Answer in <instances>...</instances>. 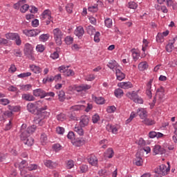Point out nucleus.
<instances>
[{"mask_svg": "<svg viewBox=\"0 0 177 177\" xmlns=\"http://www.w3.org/2000/svg\"><path fill=\"white\" fill-rule=\"evenodd\" d=\"M170 169H171V167L169 166L167 167V165H161L159 166V167L156 168L154 169V172L158 175V177H162V176H165V175H167Z\"/></svg>", "mask_w": 177, "mask_h": 177, "instance_id": "obj_1", "label": "nucleus"}, {"mask_svg": "<svg viewBox=\"0 0 177 177\" xmlns=\"http://www.w3.org/2000/svg\"><path fill=\"white\" fill-rule=\"evenodd\" d=\"M53 35H54L55 44L58 46H60V45H62V38H63V35H64L63 32H62V30H60V28H55L53 30Z\"/></svg>", "mask_w": 177, "mask_h": 177, "instance_id": "obj_2", "label": "nucleus"}, {"mask_svg": "<svg viewBox=\"0 0 177 177\" xmlns=\"http://www.w3.org/2000/svg\"><path fill=\"white\" fill-rule=\"evenodd\" d=\"M48 109V106H45L44 107H41L39 109L38 113L36 114V117L34 120H45L46 118V115L48 114L47 111H45V110Z\"/></svg>", "mask_w": 177, "mask_h": 177, "instance_id": "obj_3", "label": "nucleus"}, {"mask_svg": "<svg viewBox=\"0 0 177 177\" xmlns=\"http://www.w3.org/2000/svg\"><path fill=\"white\" fill-rule=\"evenodd\" d=\"M143 150L140 149L136 154V158L134 160V164L137 165V167H142L143 165Z\"/></svg>", "mask_w": 177, "mask_h": 177, "instance_id": "obj_4", "label": "nucleus"}, {"mask_svg": "<svg viewBox=\"0 0 177 177\" xmlns=\"http://www.w3.org/2000/svg\"><path fill=\"white\" fill-rule=\"evenodd\" d=\"M26 109L29 113H31V114H38V106L35 105L34 103L29 102L27 106Z\"/></svg>", "mask_w": 177, "mask_h": 177, "instance_id": "obj_5", "label": "nucleus"}, {"mask_svg": "<svg viewBox=\"0 0 177 177\" xmlns=\"http://www.w3.org/2000/svg\"><path fill=\"white\" fill-rule=\"evenodd\" d=\"M24 34L26 35V37H37L39 32H41V30L38 29H32V30H24L23 31Z\"/></svg>", "mask_w": 177, "mask_h": 177, "instance_id": "obj_6", "label": "nucleus"}, {"mask_svg": "<svg viewBox=\"0 0 177 177\" xmlns=\"http://www.w3.org/2000/svg\"><path fill=\"white\" fill-rule=\"evenodd\" d=\"M80 125L82 128L88 127V125H89V116L86 115H82L80 118Z\"/></svg>", "mask_w": 177, "mask_h": 177, "instance_id": "obj_7", "label": "nucleus"}, {"mask_svg": "<svg viewBox=\"0 0 177 177\" xmlns=\"http://www.w3.org/2000/svg\"><path fill=\"white\" fill-rule=\"evenodd\" d=\"M153 156H157V154H160L162 156V154H165L166 152L165 149L161 147V146L159 145L153 147Z\"/></svg>", "mask_w": 177, "mask_h": 177, "instance_id": "obj_8", "label": "nucleus"}, {"mask_svg": "<svg viewBox=\"0 0 177 177\" xmlns=\"http://www.w3.org/2000/svg\"><path fill=\"white\" fill-rule=\"evenodd\" d=\"M24 50V55H26V56H28V55H32L34 53V47L32 45L27 43L25 44Z\"/></svg>", "mask_w": 177, "mask_h": 177, "instance_id": "obj_9", "label": "nucleus"}, {"mask_svg": "<svg viewBox=\"0 0 177 177\" xmlns=\"http://www.w3.org/2000/svg\"><path fill=\"white\" fill-rule=\"evenodd\" d=\"M151 84H153V79H150L148 83L147 84L146 87V94L149 97V99H151L153 97V94L151 93Z\"/></svg>", "mask_w": 177, "mask_h": 177, "instance_id": "obj_10", "label": "nucleus"}, {"mask_svg": "<svg viewBox=\"0 0 177 177\" xmlns=\"http://www.w3.org/2000/svg\"><path fill=\"white\" fill-rule=\"evenodd\" d=\"M75 35L76 37H78V38L81 39L82 38V35L85 34V30H84V27L80 26L76 28L74 32Z\"/></svg>", "mask_w": 177, "mask_h": 177, "instance_id": "obj_11", "label": "nucleus"}, {"mask_svg": "<svg viewBox=\"0 0 177 177\" xmlns=\"http://www.w3.org/2000/svg\"><path fill=\"white\" fill-rule=\"evenodd\" d=\"M33 95L36 97H40V99H44L45 95V91H44L41 88H37L35 90H33Z\"/></svg>", "mask_w": 177, "mask_h": 177, "instance_id": "obj_12", "label": "nucleus"}, {"mask_svg": "<svg viewBox=\"0 0 177 177\" xmlns=\"http://www.w3.org/2000/svg\"><path fill=\"white\" fill-rule=\"evenodd\" d=\"M73 146L76 147H81V146H84L86 141L84 138H77L72 142Z\"/></svg>", "mask_w": 177, "mask_h": 177, "instance_id": "obj_13", "label": "nucleus"}, {"mask_svg": "<svg viewBox=\"0 0 177 177\" xmlns=\"http://www.w3.org/2000/svg\"><path fill=\"white\" fill-rule=\"evenodd\" d=\"M22 100H26V102H34L35 100V97L30 93H24L21 96Z\"/></svg>", "mask_w": 177, "mask_h": 177, "instance_id": "obj_14", "label": "nucleus"}, {"mask_svg": "<svg viewBox=\"0 0 177 177\" xmlns=\"http://www.w3.org/2000/svg\"><path fill=\"white\" fill-rule=\"evenodd\" d=\"M137 114H138V115H139V117H140V118H141V120H145V118H147V111H146L143 108L138 109L137 110Z\"/></svg>", "mask_w": 177, "mask_h": 177, "instance_id": "obj_15", "label": "nucleus"}, {"mask_svg": "<svg viewBox=\"0 0 177 177\" xmlns=\"http://www.w3.org/2000/svg\"><path fill=\"white\" fill-rule=\"evenodd\" d=\"M88 162L93 167H97V158L95 155H91L88 158Z\"/></svg>", "mask_w": 177, "mask_h": 177, "instance_id": "obj_16", "label": "nucleus"}, {"mask_svg": "<svg viewBox=\"0 0 177 177\" xmlns=\"http://www.w3.org/2000/svg\"><path fill=\"white\" fill-rule=\"evenodd\" d=\"M116 78L118 81L125 80V73H122L118 68H115Z\"/></svg>", "mask_w": 177, "mask_h": 177, "instance_id": "obj_17", "label": "nucleus"}, {"mask_svg": "<svg viewBox=\"0 0 177 177\" xmlns=\"http://www.w3.org/2000/svg\"><path fill=\"white\" fill-rule=\"evenodd\" d=\"M92 88V86L88 84H82L80 86H77L76 87L77 92H82L83 91H88V89H91Z\"/></svg>", "mask_w": 177, "mask_h": 177, "instance_id": "obj_18", "label": "nucleus"}, {"mask_svg": "<svg viewBox=\"0 0 177 177\" xmlns=\"http://www.w3.org/2000/svg\"><path fill=\"white\" fill-rule=\"evenodd\" d=\"M118 86L122 89H129L133 86L130 82H120L118 84Z\"/></svg>", "mask_w": 177, "mask_h": 177, "instance_id": "obj_19", "label": "nucleus"}, {"mask_svg": "<svg viewBox=\"0 0 177 177\" xmlns=\"http://www.w3.org/2000/svg\"><path fill=\"white\" fill-rule=\"evenodd\" d=\"M127 97H129V99H131V100H133V102H135V100H136V98L139 96L138 95V92L136 91H132L129 92L126 94Z\"/></svg>", "mask_w": 177, "mask_h": 177, "instance_id": "obj_20", "label": "nucleus"}, {"mask_svg": "<svg viewBox=\"0 0 177 177\" xmlns=\"http://www.w3.org/2000/svg\"><path fill=\"white\" fill-rule=\"evenodd\" d=\"M20 133L19 138L22 141L30 138V134L26 130H20Z\"/></svg>", "mask_w": 177, "mask_h": 177, "instance_id": "obj_21", "label": "nucleus"}, {"mask_svg": "<svg viewBox=\"0 0 177 177\" xmlns=\"http://www.w3.org/2000/svg\"><path fill=\"white\" fill-rule=\"evenodd\" d=\"M22 142L26 145V146H28L29 147H31L32 145H34V138L29 137L27 139L22 140Z\"/></svg>", "mask_w": 177, "mask_h": 177, "instance_id": "obj_22", "label": "nucleus"}, {"mask_svg": "<svg viewBox=\"0 0 177 177\" xmlns=\"http://www.w3.org/2000/svg\"><path fill=\"white\" fill-rule=\"evenodd\" d=\"M86 30L88 35H93L94 34H96V29L92 25L88 26Z\"/></svg>", "mask_w": 177, "mask_h": 177, "instance_id": "obj_23", "label": "nucleus"}, {"mask_svg": "<svg viewBox=\"0 0 177 177\" xmlns=\"http://www.w3.org/2000/svg\"><path fill=\"white\" fill-rule=\"evenodd\" d=\"M147 68H149V64H147L146 62H140L138 64V70H140V71H145V70H147Z\"/></svg>", "mask_w": 177, "mask_h": 177, "instance_id": "obj_24", "label": "nucleus"}, {"mask_svg": "<svg viewBox=\"0 0 177 177\" xmlns=\"http://www.w3.org/2000/svg\"><path fill=\"white\" fill-rule=\"evenodd\" d=\"M30 68L31 70V71H33L35 73V74H39V73H41V68H39V66H36V65H30Z\"/></svg>", "mask_w": 177, "mask_h": 177, "instance_id": "obj_25", "label": "nucleus"}, {"mask_svg": "<svg viewBox=\"0 0 177 177\" xmlns=\"http://www.w3.org/2000/svg\"><path fill=\"white\" fill-rule=\"evenodd\" d=\"M85 105H74L71 107L72 111H80L81 110H85Z\"/></svg>", "mask_w": 177, "mask_h": 177, "instance_id": "obj_26", "label": "nucleus"}, {"mask_svg": "<svg viewBox=\"0 0 177 177\" xmlns=\"http://www.w3.org/2000/svg\"><path fill=\"white\" fill-rule=\"evenodd\" d=\"M44 165H46L47 168H54L56 167V162H54L50 160H46L44 161Z\"/></svg>", "mask_w": 177, "mask_h": 177, "instance_id": "obj_27", "label": "nucleus"}, {"mask_svg": "<svg viewBox=\"0 0 177 177\" xmlns=\"http://www.w3.org/2000/svg\"><path fill=\"white\" fill-rule=\"evenodd\" d=\"M143 124H145V125L147 126H151V125H154V124H156V121H154L153 120H151L150 118H145L144 119V120L142 121Z\"/></svg>", "mask_w": 177, "mask_h": 177, "instance_id": "obj_28", "label": "nucleus"}, {"mask_svg": "<svg viewBox=\"0 0 177 177\" xmlns=\"http://www.w3.org/2000/svg\"><path fill=\"white\" fill-rule=\"evenodd\" d=\"M114 156V150H113V148H109L106 150V153H105V157H107L108 158H113Z\"/></svg>", "mask_w": 177, "mask_h": 177, "instance_id": "obj_29", "label": "nucleus"}, {"mask_svg": "<svg viewBox=\"0 0 177 177\" xmlns=\"http://www.w3.org/2000/svg\"><path fill=\"white\" fill-rule=\"evenodd\" d=\"M114 93L115 96L118 98H121L124 96V91L121 88L115 89Z\"/></svg>", "mask_w": 177, "mask_h": 177, "instance_id": "obj_30", "label": "nucleus"}, {"mask_svg": "<svg viewBox=\"0 0 177 177\" xmlns=\"http://www.w3.org/2000/svg\"><path fill=\"white\" fill-rule=\"evenodd\" d=\"M58 99L59 102H64L66 100V94L64 91H60L58 93Z\"/></svg>", "mask_w": 177, "mask_h": 177, "instance_id": "obj_31", "label": "nucleus"}, {"mask_svg": "<svg viewBox=\"0 0 177 177\" xmlns=\"http://www.w3.org/2000/svg\"><path fill=\"white\" fill-rule=\"evenodd\" d=\"M104 24L107 28H111L113 27V20L110 18H106L104 20Z\"/></svg>", "mask_w": 177, "mask_h": 177, "instance_id": "obj_32", "label": "nucleus"}, {"mask_svg": "<svg viewBox=\"0 0 177 177\" xmlns=\"http://www.w3.org/2000/svg\"><path fill=\"white\" fill-rule=\"evenodd\" d=\"M26 169H28V171H35V169H38V165L29 164L26 166Z\"/></svg>", "mask_w": 177, "mask_h": 177, "instance_id": "obj_33", "label": "nucleus"}, {"mask_svg": "<svg viewBox=\"0 0 177 177\" xmlns=\"http://www.w3.org/2000/svg\"><path fill=\"white\" fill-rule=\"evenodd\" d=\"M19 34L17 33H7L6 34V38L7 39H12V41H15V39Z\"/></svg>", "mask_w": 177, "mask_h": 177, "instance_id": "obj_34", "label": "nucleus"}, {"mask_svg": "<svg viewBox=\"0 0 177 177\" xmlns=\"http://www.w3.org/2000/svg\"><path fill=\"white\" fill-rule=\"evenodd\" d=\"M94 100L97 104H104V98L103 97H95Z\"/></svg>", "mask_w": 177, "mask_h": 177, "instance_id": "obj_35", "label": "nucleus"}, {"mask_svg": "<svg viewBox=\"0 0 177 177\" xmlns=\"http://www.w3.org/2000/svg\"><path fill=\"white\" fill-rule=\"evenodd\" d=\"M75 132H77L80 136H84V129L80 127H75L74 129Z\"/></svg>", "mask_w": 177, "mask_h": 177, "instance_id": "obj_36", "label": "nucleus"}, {"mask_svg": "<svg viewBox=\"0 0 177 177\" xmlns=\"http://www.w3.org/2000/svg\"><path fill=\"white\" fill-rule=\"evenodd\" d=\"M107 67L111 68V70H114V68H117V62L115 61H111L108 63Z\"/></svg>", "mask_w": 177, "mask_h": 177, "instance_id": "obj_37", "label": "nucleus"}, {"mask_svg": "<svg viewBox=\"0 0 177 177\" xmlns=\"http://www.w3.org/2000/svg\"><path fill=\"white\" fill-rule=\"evenodd\" d=\"M49 37H50V35H49V34H43L39 36V39L42 42H46V41H48L49 39Z\"/></svg>", "mask_w": 177, "mask_h": 177, "instance_id": "obj_38", "label": "nucleus"}, {"mask_svg": "<svg viewBox=\"0 0 177 177\" xmlns=\"http://www.w3.org/2000/svg\"><path fill=\"white\" fill-rule=\"evenodd\" d=\"M73 8H74V4H73V3H69L66 6V10L68 13H73Z\"/></svg>", "mask_w": 177, "mask_h": 177, "instance_id": "obj_39", "label": "nucleus"}, {"mask_svg": "<svg viewBox=\"0 0 177 177\" xmlns=\"http://www.w3.org/2000/svg\"><path fill=\"white\" fill-rule=\"evenodd\" d=\"M37 129V126L35 125H32L29 127L27 128L26 132L30 135V133H34Z\"/></svg>", "mask_w": 177, "mask_h": 177, "instance_id": "obj_40", "label": "nucleus"}, {"mask_svg": "<svg viewBox=\"0 0 177 177\" xmlns=\"http://www.w3.org/2000/svg\"><path fill=\"white\" fill-rule=\"evenodd\" d=\"M65 42L66 45H71L74 42V38L71 36H68L65 38Z\"/></svg>", "mask_w": 177, "mask_h": 177, "instance_id": "obj_41", "label": "nucleus"}, {"mask_svg": "<svg viewBox=\"0 0 177 177\" xmlns=\"http://www.w3.org/2000/svg\"><path fill=\"white\" fill-rule=\"evenodd\" d=\"M174 41H173V43H169L166 46V50L169 53H171V52H172V49H174Z\"/></svg>", "mask_w": 177, "mask_h": 177, "instance_id": "obj_42", "label": "nucleus"}, {"mask_svg": "<svg viewBox=\"0 0 177 177\" xmlns=\"http://www.w3.org/2000/svg\"><path fill=\"white\" fill-rule=\"evenodd\" d=\"M31 73L30 72H26V73H20L19 75H17L18 78H27V77H30Z\"/></svg>", "mask_w": 177, "mask_h": 177, "instance_id": "obj_43", "label": "nucleus"}, {"mask_svg": "<svg viewBox=\"0 0 177 177\" xmlns=\"http://www.w3.org/2000/svg\"><path fill=\"white\" fill-rule=\"evenodd\" d=\"M29 8H30V6H28V4H24L21 6L20 12H21V13H26V12L28 10Z\"/></svg>", "mask_w": 177, "mask_h": 177, "instance_id": "obj_44", "label": "nucleus"}, {"mask_svg": "<svg viewBox=\"0 0 177 177\" xmlns=\"http://www.w3.org/2000/svg\"><path fill=\"white\" fill-rule=\"evenodd\" d=\"M129 9H138V3H136L135 1H130L128 3Z\"/></svg>", "mask_w": 177, "mask_h": 177, "instance_id": "obj_45", "label": "nucleus"}, {"mask_svg": "<svg viewBox=\"0 0 177 177\" xmlns=\"http://www.w3.org/2000/svg\"><path fill=\"white\" fill-rule=\"evenodd\" d=\"M88 12H92V13H96L99 9L97 8V6H93L88 8Z\"/></svg>", "mask_w": 177, "mask_h": 177, "instance_id": "obj_46", "label": "nucleus"}, {"mask_svg": "<svg viewBox=\"0 0 177 177\" xmlns=\"http://www.w3.org/2000/svg\"><path fill=\"white\" fill-rule=\"evenodd\" d=\"M20 88L22 91H30V89H31L32 86L31 84H23V85H20Z\"/></svg>", "mask_w": 177, "mask_h": 177, "instance_id": "obj_47", "label": "nucleus"}, {"mask_svg": "<svg viewBox=\"0 0 177 177\" xmlns=\"http://www.w3.org/2000/svg\"><path fill=\"white\" fill-rule=\"evenodd\" d=\"M156 41L160 44L164 42V37L161 33H158L156 36Z\"/></svg>", "mask_w": 177, "mask_h": 177, "instance_id": "obj_48", "label": "nucleus"}, {"mask_svg": "<svg viewBox=\"0 0 177 177\" xmlns=\"http://www.w3.org/2000/svg\"><path fill=\"white\" fill-rule=\"evenodd\" d=\"M57 120L58 121H61V122L64 121V120H66V114L60 113V114L57 115Z\"/></svg>", "mask_w": 177, "mask_h": 177, "instance_id": "obj_49", "label": "nucleus"}, {"mask_svg": "<svg viewBox=\"0 0 177 177\" xmlns=\"http://www.w3.org/2000/svg\"><path fill=\"white\" fill-rule=\"evenodd\" d=\"M36 50H37V52H40V53H42V52L45 50V46L42 44H38L36 46Z\"/></svg>", "mask_w": 177, "mask_h": 177, "instance_id": "obj_50", "label": "nucleus"}, {"mask_svg": "<svg viewBox=\"0 0 177 177\" xmlns=\"http://www.w3.org/2000/svg\"><path fill=\"white\" fill-rule=\"evenodd\" d=\"M94 41L97 43L100 42V32H96L94 35Z\"/></svg>", "mask_w": 177, "mask_h": 177, "instance_id": "obj_51", "label": "nucleus"}, {"mask_svg": "<svg viewBox=\"0 0 177 177\" xmlns=\"http://www.w3.org/2000/svg\"><path fill=\"white\" fill-rule=\"evenodd\" d=\"M74 74V71L71 69H67L66 71H65V75H66V77H73Z\"/></svg>", "mask_w": 177, "mask_h": 177, "instance_id": "obj_52", "label": "nucleus"}, {"mask_svg": "<svg viewBox=\"0 0 177 177\" xmlns=\"http://www.w3.org/2000/svg\"><path fill=\"white\" fill-rule=\"evenodd\" d=\"M88 165H83L80 166V171L82 174H85V172H88Z\"/></svg>", "mask_w": 177, "mask_h": 177, "instance_id": "obj_53", "label": "nucleus"}, {"mask_svg": "<svg viewBox=\"0 0 177 177\" xmlns=\"http://www.w3.org/2000/svg\"><path fill=\"white\" fill-rule=\"evenodd\" d=\"M53 76L47 77L43 79V84H46V82H53Z\"/></svg>", "mask_w": 177, "mask_h": 177, "instance_id": "obj_54", "label": "nucleus"}, {"mask_svg": "<svg viewBox=\"0 0 177 177\" xmlns=\"http://www.w3.org/2000/svg\"><path fill=\"white\" fill-rule=\"evenodd\" d=\"M53 149L55 151H59L62 150V145H60V144H54L53 145Z\"/></svg>", "mask_w": 177, "mask_h": 177, "instance_id": "obj_55", "label": "nucleus"}, {"mask_svg": "<svg viewBox=\"0 0 177 177\" xmlns=\"http://www.w3.org/2000/svg\"><path fill=\"white\" fill-rule=\"evenodd\" d=\"M15 41L16 45L20 46L21 45V39H20V36L17 35L16 38L14 39Z\"/></svg>", "mask_w": 177, "mask_h": 177, "instance_id": "obj_56", "label": "nucleus"}, {"mask_svg": "<svg viewBox=\"0 0 177 177\" xmlns=\"http://www.w3.org/2000/svg\"><path fill=\"white\" fill-rule=\"evenodd\" d=\"M99 120H100V117L97 114L93 115L92 122H93V124H97Z\"/></svg>", "mask_w": 177, "mask_h": 177, "instance_id": "obj_57", "label": "nucleus"}, {"mask_svg": "<svg viewBox=\"0 0 177 177\" xmlns=\"http://www.w3.org/2000/svg\"><path fill=\"white\" fill-rule=\"evenodd\" d=\"M14 55L16 56V57H21L23 54L21 53V50L20 49H16L14 50Z\"/></svg>", "mask_w": 177, "mask_h": 177, "instance_id": "obj_58", "label": "nucleus"}, {"mask_svg": "<svg viewBox=\"0 0 177 177\" xmlns=\"http://www.w3.org/2000/svg\"><path fill=\"white\" fill-rule=\"evenodd\" d=\"M0 103H1V104H3V106H8V104H9V103H10V101H9V100L6 99V98H3L0 100Z\"/></svg>", "mask_w": 177, "mask_h": 177, "instance_id": "obj_59", "label": "nucleus"}, {"mask_svg": "<svg viewBox=\"0 0 177 177\" xmlns=\"http://www.w3.org/2000/svg\"><path fill=\"white\" fill-rule=\"evenodd\" d=\"M115 110H117V108H115V106H111L107 108L106 111L107 113H114Z\"/></svg>", "mask_w": 177, "mask_h": 177, "instance_id": "obj_60", "label": "nucleus"}, {"mask_svg": "<svg viewBox=\"0 0 177 177\" xmlns=\"http://www.w3.org/2000/svg\"><path fill=\"white\" fill-rule=\"evenodd\" d=\"M67 138H68V139H70L71 140L75 139V135L74 134V132L69 131L67 135Z\"/></svg>", "mask_w": 177, "mask_h": 177, "instance_id": "obj_61", "label": "nucleus"}, {"mask_svg": "<svg viewBox=\"0 0 177 177\" xmlns=\"http://www.w3.org/2000/svg\"><path fill=\"white\" fill-rule=\"evenodd\" d=\"M26 164H27V161L26 160H22L19 165V169H23V168H27V166L26 165Z\"/></svg>", "mask_w": 177, "mask_h": 177, "instance_id": "obj_62", "label": "nucleus"}, {"mask_svg": "<svg viewBox=\"0 0 177 177\" xmlns=\"http://www.w3.org/2000/svg\"><path fill=\"white\" fill-rule=\"evenodd\" d=\"M56 131L59 135H63L64 133V128L58 127L56 129Z\"/></svg>", "mask_w": 177, "mask_h": 177, "instance_id": "obj_63", "label": "nucleus"}, {"mask_svg": "<svg viewBox=\"0 0 177 177\" xmlns=\"http://www.w3.org/2000/svg\"><path fill=\"white\" fill-rule=\"evenodd\" d=\"M74 167V161L73 160H68L66 163V167L68 169H71Z\"/></svg>", "mask_w": 177, "mask_h": 177, "instance_id": "obj_64", "label": "nucleus"}]
</instances>
